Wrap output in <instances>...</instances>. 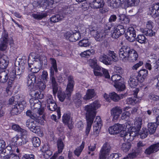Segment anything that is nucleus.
<instances>
[{"label":"nucleus","mask_w":159,"mask_h":159,"mask_svg":"<svg viewBox=\"0 0 159 159\" xmlns=\"http://www.w3.org/2000/svg\"><path fill=\"white\" fill-rule=\"evenodd\" d=\"M137 73H133L130 76L128 81V84L131 88H135L138 84L139 80H138Z\"/></svg>","instance_id":"15"},{"label":"nucleus","mask_w":159,"mask_h":159,"mask_svg":"<svg viewBox=\"0 0 159 159\" xmlns=\"http://www.w3.org/2000/svg\"><path fill=\"white\" fill-rule=\"evenodd\" d=\"M115 30L117 31L121 35L123 34L125 32L124 27L122 25H118Z\"/></svg>","instance_id":"56"},{"label":"nucleus","mask_w":159,"mask_h":159,"mask_svg":"<svg viewBox=\"0 0 159 159\" xmlns=\"http://www.w3.org/2000/svg\"><path fill=\"white\" fill-rule=\"evenodd\" d=\"M43 119H42L39 122H37L35 121L28 119L27 120L26 122V126L33 132L37 134H39L40 132V129L38 126V124H41L42 121Z\"/></svg>","instance_id":"6"},{"label":"nucleus","mask_w":159,"mask_h":159,"mask_svg":"<svg viewBox=\"0 0 159 159\" xmlns=\"http://www.w3.org/2000/svg\"><path fill=\"white\" fill-rule=\"evenodd\" d=\"M74 11V8L73 5H67L62 7L61 11L64 14L68 15L72 14Z\"/></svg>","instance_id":"23"},{"label":"nucleus","mask_w":159,"mask_h":159,"mask_svg":"<svg viewBox=\"0 0 159 159\" xmlns=\"http://www.w3.org/2000/svg\"><path fill=\"white\" fill-rule=\"evenodd\" d=\"M151 15L154 18L159 16V3L153 4L149 8Z\"/></svg>","instance_id":"17"},{"label":"nucleus","mask_w":159,"mask_h":159,"mask_svg":"<svg viewBox=\"0 0 159 159\" xmlns=\"http://www.w3.org/2000/svg\"><path fill=\"white\" fill-rule=\"evenodd\" d=\"M139 90L136 89L134 91V97L129 98L126 100V102L128 104L134 105L136 103L139 102V99L137 97Z\"/></svg>","instance_id":"19"},{"label":"nucleus","mask_w":159,"mask_h":159,"mask_svg":"<svg viewBox=\"0 0 159 159\" xmlns=\"http://www.w3.org/2000/svg\"><path fill=\"white\" fill-rule=\"evenodd\" d=\"M85 143L84 142H82L81 145L77 148L75 150V151L74 153L75 155L78 157L80 155L82 150L84 147Z\"/></svg>","instance_id":"38"},{"label":"nucleus","mask_w":159,"mask_h":159,"mask_svg":"<svg viewBox=\"0 0 159 159\" xmlns=\"http://www.w3.org/2000/svg\"><path fill=\"white\" fill-rule=\"evenodd\" d=\"M63 18V16H60L59 15H54L51 17L50 18V21L54 23H55L61 20Z\"/></svg>","instance_id":"42"},{"label":"nucleus","mask_w":159,"mask_h":159,"mask_svg":"<svg viewBox=\"0 0 159 159\" xmlns=\"http://www.w3.org/2000/svg\"><path fill=\"white\" fill-rule=\"evenodd\" d=\"M68 83L66 88V92L67 97L70 98L73 91L75 82L72 76L70 75L68 77Z\"/></svg>","instance_id":"10"},{"label":"nucleus","mask_w":159,"mask_h":159,"mask_svg":"<svg viewBox=\"0 0 159 159\" xmlns=\"http://www.w3.org/2000/svg\"><path fill=\"white\" fill-rule=\"evenodd\" d=\"M124 0H111L110 6L112 8L118 7Z\"/></svg>","instance_id":"28"},{"label":"nucleus","mask_w":159,"mask_h":159,"mask_svg":"<svg viewBox=\"0 0 159 159\" xmlns=\"http://www.w3.org/2000/svg\"><path fill=\"white\" fill-rule=\"evenodd\" d=\"M95 95L94 89H89L87 90L86 95L84 96L83 98L84 100L90 99L94 97Z\"/></svg>","instance_id":"29"},{"label":"nucleus","mask_w":159,"mask_h":159,"mask_svg":"<svg viewBox=\"0 0 159 159\" xmlns=\"http://www.w3.org/2000/svg\"><path fill=\"white\" fill-rule=\"evenodd\" d=\"M122 111L120 107H118L113 108L111 111V115L113 117V121L118 119L120 115L122 113Z\"/></svg>","instance_id":"18"},{"label":"nucleus","mask_w":159,"mask_h":159,"mask_svg":"<svg viewBox=\"0 0 159 159\" xmlns=\"http://www.w3.org/2000/svg\"><path fill=\"white\" fill-rule=\"evenodd\" d=\"M89 64L92 68H94L97 66V60L95 58L90 59L89 60Z\"/></svg>","instance_id":"58"},{"label":"nucleus","mask_w":159,"mask_h":159,"mask_svg":"<svg viewBox=\"0 0 159 159\" xmlns=\"http://www.w3.org/2000/svg\"><path fill=\"white\" fill-rule=\"evenodd\" d=\"M70 116L67 114H64L62 117L63 123L66 125H68L70 122Z\"/></svg>","instance_id":"52"},{"label":"nucleus","mask_w":159,"mask_h":159,"mask_svg":"<svg viewBox=\"0 0 159 159\" xmlns=\"http://www.w3.org/2000/svg\"><path fill=\"white\" fill-rule=\"evenodd\" d=\"M66 97H67L68 99H69L70 98H68L67 96L66 91V93L62 92L59 94L58 93V98H59V100L61 102H63Z\"/></svg>","instance_id":"55"},{"label":"nucleus","mask_w":159,"mask_h":159,"mask_svg":"<svg viewBox=\"0 0 159 159\" xmlns=\"http://www.w3.org/2000/svg\"><path fill=\"white\" fill-rule=\"evenodd\" d=\"M91 43V42L88 39H84L80 40L79 43V45L81 47H86L90 46Z\"/></svg>","instance_id":"37"},{"label":"nucleus","mask_w":159,"mask_h":159,"mask_svg":"<svg viewBox=\"0 0 159 159\" xmlns=\"http://www.w3.org/2000/svg\"><path fill=\"white\" fill-rule=\"evenodd\" d=\"M7 32L4 30L2 34L0 41V50L5 51L7 48L8 41Z\"/></svg>","instance_id":"8"},{"label":"nucleus","mask_w":159,"mask_h":159,"mask_svg":"<svg viewBox=\"0 0 159 159\" xmlns=\"http://www.w3.org/2000/svg\"><path fill=\"white\" fill-rule=\"evenodd\" d=\"M136 31L132 27H129L125 34L126 39L130 42H132L135 39Z\"/></svg>","instance_id":"12"},{"label":"nucleus","mask_w":159,"mask_h":159,"mask_svg":"<svg viewBox=\"0 0 159 159\" xmlns=\"http://www.w3.org/2000/svg\"><path fill=\"white\" fill-rule=\"evenodd\" d=\"M148 134L149 132L147 129L143 127L142 128L139 133L141 138L143 139L146 137L148 135Z\"/></svg>","instance_id":"40"},{"label":"nucleus","mask_w":159,"mask_h":159,"mask_svg":"<svg viewBox=\"0 0 159 159\" xmlns=\"http://www.w3.org/2000/svg\"><path fill=\"white\" fill-rule=\"evenodd\" d=\"M135 126L134 127L138 130H140L142 124V119L141 117L136 118L134 123Z\"/></svg>","instance_id":"34"},{"label":"nucleus","mask_w":159,"mask_h":159,"mask_svg":"<svg viewBox=\"0 0 159 159\" xmlns=\"http://www.w3.org/2000/svg\"><path fill=\"white\" fill-rule=\"evenodd\" d=\"M11 149H12V148L10 146H7L6 148H5L0 154L1 156H2V155L3 154L5 156H7V155L8 154L9 150H11Z\"/></svg>","instance_id":"60"},{"label":"nucleus","mask_w":159,"mask_h":159,"mask_svg":"<svg viewBox=\"0 0 159 159\" xmlns=\"http://www.w3.org/2000/svg\"><path fill=\"white\" fill-rule=\"evenodd\" d=\"M100 107L98 101H96L89 105L84 107V110L86 111V117L87 125L86 130V134L88 135L90 131L96 113V110Z\"/></svg>","instance_id":"1"},{"label":"nucleus","mask_w":159,"mask_h":159,"mask_svg":"<svg viewBox=\"0 0 159 159\" xmlns=\"http://www.w3.org/2000/svg\"><path fill=\"white\" fill-rule=\"evenodd\" d=\"M141 31L145 35L149 37H152L155 34V32L152 30V29L144 28L142 29Z\"/></svg>","instance_id":"32"},{"label":"nucleus","mask_w":159,"mask_h":159,"mask_svg":"<svg viewBox=\"0 0 159 159\" xmlns=\"http://www.w3.org/2000/svg\"><path fill=\"white\" fill-rule=\"evenodd\" d=\"M109 96L110 98L114 102H118L121 99L120 96L115 92L110 93Z\"/></svg>","instance_id":"39"},{"label":"nucleus","mask_w":159,"mask_h":159,"mask_svg":"<svg viewBox=\"0 0 159 159\" xmlns=\"http://www.w3.org/2000/svg\"><path fill=\"white\" fill-rule=\"evenodd\" d=\"M156 64L154 66L153 69L154 72L157 73L159 70V59L156 61Z\"/></svg>","instance_id":"64"},{"label":"nucleus","mask_w":159,"mask_h":159,"mask_svg":"<svg viewBox=\"0 0 159 159\" xmlns=\"http://www.w3.org/2000/svg\"><path fill=\"white\" fill-rule=\"evenodd\" d=\"M119 57L123 62H133L136 61L138 55L137 52L128 46H123L119 51Z\"/></svg>","instance_id":"2"},{"label":"nucleus","mask_w":159,"mask_h":159,"mask_svg":"<svg viewBox=\"0 0 159 159\" xmlns=\"http://www.w3.org/2000/svg\"><path fill=\"white\" fill-rule=\"evenodd\" d=\"M111 34V37L115 39L118 38L121 35L115 29Z\"/></svg>","instance_id":"62"},{"label":"nucleus","mask_w":159,"mask_h":159,"mask_svg":"<svg viewBox=\"0 0 159 159\" xmlns=\"http://www.w3.org/2000/svg\"><path fill=\"white\" fill-rule=\"evenodd\" d=\"M34 60V61H37L36 60H39L38 58V56H36V54L34 52L31 53L29 57L28 64L29 67H31L32 66L31 64L33 65V64L30 62V60Z\"/></svg>","instance_id":"35"},{"label":"nucleus","mask_w":159,"mask_h":159,"mask_svg":"<svg viewBox=\"0 0 159 159\" xmlns=\"http://www.w3.org/2000/svg\"><path fill=\"white\" fill-rule=\"evenodd\" d=\"M111 149V147L109 143H106L104 144L99 154L100 159H106L110 153Z\"/></svg>","instance_id":"9"},{"label":"nucleus","mask_w":159,"mask_h":159,"mask_svg":"<svg viewBox=\"0 0 159 159\" xmlns=\"http://www.w3.org/2000/svg\"><path fill=\"white\" fill-rule=\"evenodd\" d=\"M117 19V17L115 15H111L109 19V22L107 25V29L110 30L112 25V22L115 21Z\"/></svg>","instance_id":"33"},{"label":"nucleus","mask_w":159,"mask_h":159,"mask_svg":"<svg viewBox=\"0 0 159 159\" xmlns=\"http://www.w3.org/2000/svg\"><path fill=\"white\" fill-rule=\"evenodd\" d=\"M30 102L31 108L34 110V112H36L40 116H43L44 109L41 108V104L38 100H35L34 98L30 99Z\"/></svg>","instance_id":"5"},{"label":"nucleus","mask_w":159,"mask_h":159,"mask_svg":"<svg viewBox=\"0 0 159 159\" xmlns=\"http://www.w3.org/2000/svg\"><path fill=\"white\" fill-rule=\"evenodd\" d=\"M34 18L38 20H40L47 16L46 13H39V14H34L32 15Z\"/></svg>","instance_id":"46"},{"label":"nucleus","mask_w":159,"mask_h":159,"mask_svg":"<svg viewBox=\"0 0 159 159\" xmlns=\"http://www.w3.org/2000/svg\"><path fill=\"white\" fill-rule=\"evenodd\" d=\"M95 53L94 50L92 49L91 50H87L81 53L80 55L83 57H88L91 55H93Z\"/></svg>","instance_id":"36"},{"label":"nucleus","mask_w":159,"mask_h":159,"mask_svg":"<svg viewBox=\"0 0 159 159\" xmlns=\"http://www.w3.org/2000/svg\"><path fill=\"white\" fill-rule=\"evenodd\" d=\"M123 128V125L118 123L115 124L109 128L108 131L111 134H116L120 132L122 130Z\"/></svg>","instance_id":"13"},{"label":"nucleus","mask_w":159,"mask_h":159,"mask_svg":"<svg viewBox=\"0 0 159 159\" xmlns=\"http://www.w3.org/2000/svg\"><path fill=\"white\" fill-rule=\"evenodd\" d=\"M157 125L156 122L148 123V130L150 134H152L155 133Z\"/></svg>","instance_id":"27"},{"label":"nucleus","mask_w":159,"mask_h":159,"mask_svg":"<svg viewBox=\"0 0 159 159\" xmlns=\"http://www.w3.org/2000/svg\"><path fill=\"white\" fill-rule=\"evenodd\" d=\"M138 129L135 128L133 127L131 129V131L129 132V134L131 137L132 138V139H133V138L136 136H138L139 134V130Z\"/></svg>","instance_id":"48"},{"label":"nucleus","mask_w":159,"mask_h":159,"mask_svg":"<svg viewBox=\"0 0 159 159\" xmlns=\"http://www.w3.org/2000/svg\"><path fill=\"white\" fill-rule=\"evenodd\" d=\"M136 40L141 43H144L146 42V39L144 35L143 34L139 35L136 38Z\"/></svg>","instance_id":"51"},{"label":"nucleus","mask_w":159,"mask_h":159,"mask_svg":"<svg viewBox=\"0 0 159 159\" xmlns=\"http://www.w3.org/2000/svg\"><path fill=\"white\" fill-rule=\"evenodd\" d=\"M26 114L28 116H29L32 119L37 122H39L42 119H44V116L43 115L40 116L36 112L34 113L30 111H28Z\"/></svg>","instance_id":"20"},{"label":"nucleus","mask_w":159,"mask_h":159,"mask_svg":"<svg viewBox=\"0 0 159 159\" xmlns=\"http://www.w3.org/2000/svg\"><path fill=\"white\" fill-rule=\"evenodd\" d=\"M32 143L34 146L37 147L40 145L41 142L39 138L37 137H34L32 139Z\"/></svg>","instance_id":"47"},{"label":"nucleus","mask_w":159,"mask_h":159,"mask_svg":"<svg viewBox=\"0 0 159 159\" xmlns=\"http://www.w3.org/2000/svg\"><path fill=\"white\" fill-rule=\"evenodd\" d=\"M50 80L51 81L52 85L57 84L55 77L54 71L52 70L50 71Z\"/></svg>","instance_id":"53"},{"label":"nucleus","mask_w":159,"mask_h":159,"mask_svg":"<svg viewBox=\"0 0 159 159\" xmlns=\"http://www.w3.org/2000/svg\"><path fill=\"white\" fill-rule=\"evenodd\" d=\"M47 107L48 109L50 111H56L58 116H61L60 110L59 108L57 109V106L55 101L51 103L47 104Z\"/></svg>","instance_id":"25"},{"label":"nucleus","mask_w":159,"mask_h":159,"mask_svg":"<svg viewBox=\"0 0 159 159\" xmlns=\"http://www.w3.org/2000/svg\"><path fill=\"white\" fill-rule=\"evenodd\" d=\"M37 86L39 89L42 91L44 90L46 87L44 83L42 81L39 82L37 84Z\"/></svg>","instance_id":"63"},{"label":"nucleus","mask_w":159,"mask_h":159,"mask_svg":"<svg viewBox=\"0 0 159 159\" xmlns=\"http://www.w3.org/2000/svg\"><path fill=\"white\" fill-rule=\"evenodd\" d=\"M102 122L100 116H97L96 117L94 122V126H93L94 134L96 136H98L100 129L102 126Z\"/></svg>","instance_id":"14"},{"label":"nucleus","mask_w":159,"mask_h":159,"mask_svg":"<svg viewBox=\"0 0 159 159\" xmlns=\"http://www.w3.org/2000/svg\"><path fill=\"white\" fill-rule=\"evenodd\" d=\"M121 156V154L118 153H113L108 157V159H118Z\"/></svg>","instance_id":"61"},{"label":"nucleus","mask_w":159,"mask_h":159,"mask_svg":"<svg viewBox=\"0 0 159 159\" xmlns=\"http://www.w3.org/2000/svg\"><path fill=\"white\" fill-rule=\"evenodd\" d=\"M15 98V104H18L19 103H22V102L25 101L23 100L22 97H21L20 95H17L14 96Z\"/></svg>","instance_id":"59"},{"label":"nucleus","mask_w":159,"mask_h":159,"mask_svg":"<svg viewBox=\"0 0 159 159\" xmlns=\"http://www.w3.org/2000/svg\"><path fill=\"white\" fill-rule=\"evenodd\" d=\"M137 74V76L138 77V80L140 82H143L145 78L148 75V72L147 70L145 69H143L140 70Z\"/></svg>","instance_id":"22"},{"label":"nucleus","mask_w":159,"mask_h":159,"mask_svg":"<svg viewBox=\"0 0 159 159\" xmlns=\"http://www.w3.org/2000/svg\"><path fill=\"white\" fill-rule=\"evenodd\" d=\"M99 60L106 65H109L111 64V58L104 53L101 54Z\"/></svg>","instance_id":"24"},{"label":"nucleus","mask_w":159,"mask_h":159,"mask_svg":"<svg viewBox=\"0 0 159 159\" xmlns=\"http://www.w3.org/2000/svg\"><path fill=\"white\" fill-rule=\"evenodd\" d=\"M105 3L103 0H93L91 3L90 5L94 9H99L102 8V10L100 12L102 13L106 12L107 10L106 11L104 10L103 7Z\"/></svg>","instance_id":"11"},{"label":"nucleus","mask_w":159,"mask_h":159,"mask_svg":"<svg viewBox=\"0 0 159 159\" xmlns=\"http://www.w3.org/2000/svg\"><path fill=\"white\" fill-rule=\"evenodd\" d=\"M25 101H23L22 103H19L18 104H15L12 105V109L11 110V113L12 115H17L19 114L23 110L26 106Z\"/></svg>","instance_id":"7"},{"label":"nucleus","mask_w":159,"mask_h":159,"mask_svg":"<svg viewBox=\"0 0 159 159\" xmlns=\"http://www.w3.org/2000/svg\"><path fill=\"white\" fill-rule=\"evenodd\" d=\"M8 63V58L6 56H3L0 57V67L2 69L5 68Z\"/></svg>","instance_id":"26"},{"label":"nucleus","mask_w":159,"mask_h":159,"mask_svg":"<svg viewBox=\"0 0 159 159\" xmlns=\"http://www.w3.org/2000/svg\"><path fill=\"white\" fill-rule=\"evenodd\" d=\"M81 35L78 32L73 33L72 36L74 37V39L72 38L71 40L72 41V42H75L80 38Z\"/></svg>","instance_id":"57"},{"label":"nucleus","mask_w":159,"mask_h":159,"mask_svg":"<svg viewBox=\"0 0 159 159\" xmlns=\"http://www.w3.org/2000/svg\"><path fill=\"white\" fill-rule=\"evenodd\" d=\"M131 145L129 143H124L122 144L121 148L124 152H126L128 151Z\"/></svg>","instance_id":"54"},{"label":"nucleus","mask_w":159,"mask_h":159,"mask_svg":"<svg viewBox=\"0 0 159 159\" xmlns=\"http://www.w3.org/2000/svg\"><path fill=\"white\" fill-rule=\"evenodd\" d=\"M17 143L16 146H21L25 144L28 141L27 138H25L23 137H18V139Z\"/></svg>","instance_id":"43"},{"label":"nucleus","mask_w":159,"mask_h":159,"mask_svg":"<svg viewBox=\"0 0 159 159\" xmlns=\"http://www.w3.org/2000/svg\"><path fill=\"white\" fill-rule=\"evenodd\" d=\"M8 79V73L6 71L0 72V82L2 83L6 82Z\"/></svg>","instance_id":"30"},{"label":"nucleus","mask_w":159,"mask_h":159,"mask_svg":"<svg viewBox=\"0 0 159 159\" xmlns=\"http://www.w3.org/2000/svg\"><path fill=\"white\" fill-rule=\"evenodd\" d=\"M159 150V143L151 145L147 148L145 151L146 154L150 155L152 153L157 152Z\"/></svg>","instance_id":"16"},{"label":"nucleus","mask_w":159,"mask_h":159,"mask_svg":"<svg viewBox=\"0 0 159 159\" xmlns=\"http://www.w3.org/2000/svg\"><path fill=\"white\" fill-rule=\"evenodd\" d=\"M36 76L33 73L29 74L27 78V85L31 91L30 93L32 97L35 99H42L43 97V95L41 93V92L32 90L34 88V84L36 82Z\"/></svg>","instance_id":"3"},{"label":"nucleus","mask_w":159,"mask_h":159,"mask_svg":"<svg viewBox=\"0 0 159 159\" xmlns=\"http://www.w3.org/2000/svg\"><path fill=\"white\" fill-rule=\"evenodd\" d=\"M108 54L111 57L113 61L116 62L118 61L117 55L114 51L109 50L108 52Z\"/></svg>","instance_id":"45"},{"label":"nucleus","mask_w":159,"mask_h":159,"mask_svg":"<svg viewBox=\"0 0 159 159\" xmlns=\"http://www.w3.org/2000/svg\"><path fill=\"white\" fill-rule=\"evenodd\" d=\"M111 79L114 82V86L118 91H122L125 89L124 80L120 75H113L112 76Z\"/></svg>","instance_id":"4"},{"label":"nucleus","mask_w":159,"mask_h":159,"mask_svg":"<svg viewBox=\"0 0 159 159\" xmlns=\"http://www.w3.org/2000/svg\"><path fill=\"white\" fill-rule=\"evenodd\" d=\"M139 0H127L128 7L137 6L139 4Z\"/></svg>","instance_id":"49"},{"label":"nucleus","mask_w":159,"mask_h":159,"mask_svg":"<svg viewBox=\"0 0 159 159\" xmlns=\"http://www.w3.org/2000/svg\"><path fill=\"white\" fill-rule=\"evenodd\" d=\"M47 146L44 145L43 148V156L45 158H48L52 155V152L47 148Z\"/></svg>","instance_id":"31"},{"label":"nucleus","mask_w":159,"mask_h":159,"mask_svg":"<svg viewBox=\"0 0 159 159\" xmlns=\"http://www.w3.org/2000/svg\"><path fill=\"white\" fill-rule=\"evenodd\" d=\"M119 17V19L122 23L126 24L129 23V18L125 15H120Z\"/></svg>","instance_id":"41"},{"label":"nucleus","mask_w":159,"mask_h":159,"mask_svg":"<svg viewBox=\"0 0 159 159\" xmlns=\"http://www.w3.org/2000/svg\"><path fill=\"white\" fill-rule=\"evenodd\" d=\"M50 60L52 66L50 69V71L52 70L53 71H54L56 73L57 72L58 70L56 60L52 58H50Z\"/></svg>","instance_id":"44"},{"label":"nucleus","mask_w":159,"mask_h":159,"mask_svg":"<svg viewBox=\"0 0 159 159\" xmlns=\"http://www.w3.org/2000/svg\"><path fill=\"white\" fill-rule=\"evenodd\" d=\"M104 30H102L100 32L98 31L96 32H92V35L94 38L96 40L101 41L105 38L106 34Z\"/></svg>","instance_id":"21"},{"label":"nucleus","mask_w":159,"mask_h":159,"mask_svg":"<svg viewBox=\"0 0 159 159\" xmlns=\"http://www.w3.org/2000/svg\"><path fill=\"white\" fill-rule=\"evenodd\" d=\"M64 146V144L61 139H58L57 141V147L58 149V152L59 153H60L62 152Z\"/></svg>","instance_id":"50"}]
</instances>
